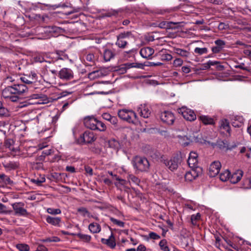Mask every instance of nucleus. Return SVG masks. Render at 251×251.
I'll return each instance as SVG.
<instances>
[{
  "label": "nucleus",
  "mask_w": 251,
  "mask_h": 251,
  "mask_svg": "<svg viewBox=\"0 0 251 251\" xmlns=\"http://www.w3.org/2000/svg\"><path fill=\"white\" fill-rule=\"evenodd\" d=\"M20 80L23 83L14 84L2 90V96L4 99L12 102L19 101L22 98V95L37 82V76L33 73L31 75H24L20 77Z\"/></svg>",
  "instance_id": "f257e3e1"
},
{
  "label": "nucleus",
  "mask_w": 251,
  "mask_h": 251,
  "mask_svg": "<svg viewBox=\"0 0 251 251\" xmlns=\"http://www.w3.org/2000/svg\"><path fill=\"white\" fill-rule=\"evenodd\" d=\"M131 163L134 169L141 172H148L150 164L149 160L144 157L136 156L132 159Z\"/></svg>",
  "instance_id": "f03ea898"
},
{
  "label": "nucleus",
  "mask_w": 251,
  "mask_h": 251,
  "mask_svg": "<svg viewBox=\"0 0 251 251\" xmlns=\"http://www.w3.org/2000/svg\"><path fill=\"white\" fill-rule=\"evenodd\" d=\"M161 161L163 162L170 170L174 171L177 169L178 165L181 163L182 157L180 153L177 154L170 159L168 160L166 159L165 157L162 155L161 156Z\"/></svg>",
  "instance_id": "7ed1b4c3"
},
{
  "label": "nucleus",
  "mask_w": 251,
  "mask_h": 251,
  "mask_svg": "<svg viewBox=\"0 0 251 251\" xmlns=\"http://www.w3.org/2000/svg\"><path fill=\"white\" fill-rule=\"evenodd\" d=\"M118 116L121 119L129 123H136L137 122V115L132 110L123 109L119 110Z\"/></svg>",
  "instance_id": "20e7f679"
},
{
  "label": "nucleus",
  "mask_w": 251,
  "mask_h": 251,
  "mask_svg": "<svg viewBox=\"0 0 251 251\" xmlns=\"http://www.w3.org/2000/svg\"><path fill=\"white\" fill-rule=\"evenodd\" d=\"M135 37L131 31H126L120 33L117 36L116 45L121 49H125L127 45L126 39H134Z\"/></svg>",
  "instance_id": "39448f33"
},
{
  "label": "nucleus",
  "mask_w": 251,
  "mask_h": 251,
  "mask_svg": "<svg viewBox=\"0 0 251 251\" xmlns=\"http://www.w3.org/2000/svg\"><path fill=\"white\" fill-rule=\"evenodd\" d=\"M115 179L117 180L115 182V186L120 190L124 191L126 193H129L130 189L129 181L128 180L122 179L115 175Z\"/></svg>",
  "instance_id": "423d86ee"
},
{
  "label": "nucleus",
  "mask_w": 251,
  "mask_h": 251,
  "mask_svg": "<svg viewBox=\"0 0 251 251\" xmlns=\"http://www.w3.org/2000/svg\"><path fill=\"white\" fill-rule=\"evenodd\" d=\"M178 111L187 121H193L196 119V115L194 112L186 107H182L178 110Z\"/></svg>",
  "instance_id": "0eeeda50"
},
{
  "label": "nucleus",
  "mask_w": 251,
  "mask_h": 251,
  "mask_svg": "<svg viewBox=\"0 0 251 251\" xmlns=\"http://www.w3.org/2000/svg\"><path fill=\"white\" fill-rule=\"evenodd\" d=\"M202 173V169L201 168H196L192 169L191 171H188L185 175V179L187 181H192L196 179Z\"/></svg>",
  "instance_id": "6e6552de"
},
{
  "label": "nucleus",
  "mask_w": 251,
  "mask_h": 251,
  "mask_svg": "<svg viewBox=\"0 0 251 251\" xmlns=\"http://www.w3.org/2000/svg\"><path fill=\"white\" fill-rule=\"evenodd\" d=\"M58 76L63 80H70L74 78V72L70 68H63L59 71Z\"/></svg>",
  "instance_id": "1a4fd4ad"
},
{
  "label": "nucleus",
  "mask_w": 251,
  "mask_h": 251,
  "mask_svg": "<svg viewBox=\"0 0 251 251\" xmlns=\"http://www.w3.org/2000/svg\"><path fill=\"white\" fill-rule=\"evenodd\" d=\"M160 117L163 123L168 125H173L175 120L174 114L170 111H165L162 112Z\"/></svg>",
  "instance_id": "9d476101"
},
{
  "label": "nucleus",
  "mask_w": 251,
  "mask_h": 251,
  "mask_svg": "<svg viewBox=\"0 0 251 251\" xmlns=\"http://www.w3.org/2000/svg\"><path fill=\"white\" fill-rule=\"evenodd\" d=\"M23 203H15L12 204V207L16 215L20 216L28 215V213L25 209L23 208Z\"/></svg>",
  "instance_id": "9b49d317"
},
{
  "label": "nucleus",
  "mask_w": 251,
  "mask_h": 251,
  "mask_svg": "<svg viewBox=\"0 0 251 251\" xmlns=\"http://www.w3.org/2000/svg\"><path fill=\"white\" fill-rule=\"evenodd\" d=\"M221 167V163L218 161L213 162L209 167V174L210 177H215L219 173Z\"/></svg>",
  "instance_id": "f8f14e48"
},
{
  "label": "nucleus",
  "mask_w": 251,
  "mask_h": 251,
  "mask_svg": "<svg viewBox=\"0 0 251 251\" xmlns=\"http://www.w3.org/2000/svg\"><path fill=\"white\" fill-rule=\"evenodd\" d=\"M198 154L195 152H191L189 154V157L187 159V163L190 168L194 169L200 168L198 165Z\"/></svg>",
  "instance_id": "ddd939ff"
},
{
  "label": "nucleus",
  "mask_w": 251,
  "mask_h": 251,
  "mask_svg": "<svg viewBox=\"0 0 251 251\" xmlns=\"http://www.w3.org/2000/svg\"><path fill=\"white\" fill-rule=\"evenodd\" d=\"M97 124V119L94 117H87L84 119V124L85 126L92 130H96Z\"/></svg>",
  "instance_id": "4468645a"
},
{
  "label": "nucleus",
  "mask_w": 251,
  "mask_h": 251,
  "mask_svg": "<svg viewBox=\"0 0 251 251\" xmlns=\"http://www.w3.org/2000/svg\"><path fill=\"white\" fill-rule=\"evenodd\" d=\"M80 138L85 143H91L96 140L93 132L90 131L84 132Z\"/></svg>",
  "instance_id": "2eb2a0df"
},
{
  "label": "nucleus",
  "mask_w": 251,
  "mask_h": 251,
  "mask_svg": "<svg viewBox=\"0 0 251 251\" xmlns=\"http://www.w3.org/2000/svg\"><path fill=\"white\" fill-rule=\"evenodd\" d=\"M154 50L151 47H146L141 49L140 54L141 56L146 59H150L154 53Z\"/></svg>",
  "instance_id": "dca6fc26"
},
{
  "label": "nucleus",
  "mask_w": 251,
  "mask_h": 251,
  "mask_svg": "<svg viewBox=\"0 0 251 251\" xmlns=\"http://www.w3.org/2000/svg\"><path fill=\"white\" fill-rule=\"evenodd\" d=\"M243 172L242 170H238L234 172L230 176L231 183L235 184L241 180L243 176Z\"/></svg>",
  "instance_id": "f3484780"
},
{
  "label": "nucleus",
  "mask_w": 251,
  "mask_h": 251,
  "mask_svg": "<svg viewBox=\"0 0 251 251\" xmlns=\"http://www.w3.org/2000/svg\"><path fill=\"white\" fill-rule=\"evenodd\" d=\"M116 53L114 50L109 49H105L103 52V57L105 62L110 61L115 56Z\"/></svg>",
  "instance_id": "a211bd4d"
},
{
  "label": "nucleus",
  "mask_w": 251,
  "mask_h": 251,
  "mask_svg": "<svg viewBox=\"0 0 251 251\" xmlns=\"http://www.w3.org/2000/svg\"><path fill=\"white\" fill-rule=\"evenodd\" d=\"M138 111L140 116L144 118H149L151 114L150 110L145 105H141L138 108Z\"/></svg>",
  "instance_id": "6ab92c4d"
},
{
  "label": "nucleus",
  "mask_w": 251,
  "mask_h": 251,
  "mask_svg": "<svg viewBox=\"0 0 251 251\" xmlns=\"http://www.w3.org/2000/svg\"><path fill=\"white\" fill-rule=\"evenodd\" d=\"M101 242L102 243L107 245L111 249H114L116 246L115 238L112 234H111L108 239L101 238Z\"/></svg>",
  "instance_id": "aec40b11"
},
{
  "label": "nucleus",
  "mask_w": 251,
  "mask_h": 251,
  "mask_svg": "<svg viewBox=\"0 0 251 251\" xmlns=\"http://www.w3.org/2000/svg\"><path fill=\"white\" fill-rule=\"evenodd\" d=\"M126 178L128 181H129V184L130 186L131 183L136 185H139L140 183V179L138 177L131 174L130 172H128L127 173Z\"/></svg>",
  "instance_id": "412c9836"
},
{
  "label": "nucleus",
  "mask_w": 251,
  "mask_h": 251,
  "mask_svg": "<svg viewBox=\"0 0 251 251\" xmlns=\"http://www.w3.org/2000/svg\"><path fill=\"white\" fill-rule=\"evenodd\" d=\"M198 119L204 125H214L215 124L213 118L205 115H201Z\"/></svg>",
  "instance_id": "4be33fe9"
},
{
  "label": "nucleus",
  "mask_w": 251,
  "mask_h": 251,
  "mask_svg": "<svg viewBox=\"0 0 251 251\" xmlns=\"http://www.w3.org/2000/svg\"><path fill=\"white\" fill-rule=\"evenodd\" d=\"M220 129L225 130L229 135H230V127L229 123L226 119H223L220 122Z\"/></svg>",
  "instance_id": "5701e85b"
},
{
  "label": "nucleus",
  "mask_w": 251,
  "mask_h": 251,
  "mask_svg": "<svg viewBox=\"0 0 251 251\" xmlns=\"http://www.w3.org/2000/svg\"><path fill=\"white\" fill-rule=\"evenodd\" d=\"M46 221L49 224H50L54 226H59L61 222V218L59 217H53L48 216L46 218Z\"/></svg>",
  "instance_id": "b1692460"
},
{
  "label": "nucleus",
  "mask_w": 251,
  "mask_h": 251,
  "mask_svg": "<svg viewBox=\"0 0 251 251\" xmlns=\"http://www.w3.org/2000/svg\"><path fill=\"white\" fill-rule=\"evenodd\" d=\"M89 229L91 233H97L100 231L101 227L100 225L96 223H91L89 226Z\"/></svg>",
  "instance_id": "393cba45"
},
{
  "label": "nucleus",
  "mask_w": 251,
  "mask_h": 251,
  "mask_svg": "<svg viewBox=\"0 0 251 251\" xmlns=\"http://www.w3.org/2000/svg\"><path fill=\"white\" fill-rule=\"evenodd\" d=\"M175 51L177 54L183 57H188L190 55L188 51L179 48L175 49Z\"/></svg>",
  "instance_id": "a878e982"
},
{
  "label": "nucleus",
  "mask_w": 251,
  "mask_h": 251,
  "mask_svg": "<svg viewBox=\"0 0 251 251\" xmlns=\"http://www.w3.org/2000/svg\"><path fill=\"white\" fill-rule=\"evenodd\" d=\"M230 173L228 170L224 171L220 175V179L223 181H226L229 179L230 180Z\"/></svg>",
  "instance_id": "bb28decb"
},
{
  "label": "nucleus",
  "mask_w": 251,
  "mask_h": 251,
  "mask_svg": "<svg viewBox=\"0 0 251 251\" xmlns=\"http://www.w3.org/2000/svg\"><path fill=\"white\" fill-rule=\"evenodd\" d=\"M179 143L183 146H186L189 144L190 140L186 136H178Z\"/></svg>",
  "instance_id": "cd10ccee"
},
{
  "label": "nucleus",
  "mask_w": 251,
  "mask_h": 251,
  "mask_svg": "<svg viewBox=\"0 0 251 251\" xmlns=\"http://www.w3.org/2000/svg\"><path fill=\"white\" fill-rule=\"evenodd\" d=\"M101 75V71L100 70H96L89 73L88 77L91 79H94L96 78L100 77Z\"/></svg>",
  "instance_id": "c85d7f7f"
},
{
  "label": "nucleus",
  "mask_w": 251,
  "mask_h": 251,
  "mask_svg": "<svg viewBox=\"0 0 251 251\" xmlns=\"http://www.w3.org/2000/svg\"><path fill=\"white\" fill-rule=\"evenodd\" d=\"M234 120L235 121H232V125L234 127H240L243 123V118L239 116L234 117Z\"/></svg>",
  "instance_id": "c756f323"
},
{
  "label": "nucleus",
  "mask_w": 251,
  "mask_h": 251,
  "mask_svg": "<svg viewBox=\"0 0 251 251\" xmlns=\"http://www.w3.org/2000/svg\"><path fill=\"white\" fill-rule=\"evenodd\" d=\"M16 248L20 251H29V247L25 244H18L16 245Z\"/></svg>",
  "instance_id": "7c9ffc66"
},
{
  "label": "nucleus",
  "mask_w": 251,
  "mask_h": 251,
  "mask_svg": "<svg viewBox=\"0 0 251 251\" xmlns=\"http://www.w3.org/2000/svg\"><path fill=\"white\" fill-rule=\"evenodd\" d=\"M166 244L167 241L166 240H162L159 243V245L162 250L163 251H170L169 247Z\"/></svg>",
  "instance_id": "2f4dec72"
},
{
  "label": "nucleus",
  "mask_w": 251,
  "mask_h": 251,
  "mask_svg": "<svg viewBox=\"0 0 251 251\" xmlns=\"http://www.w3.org/2000/svg\"><path fill=\"white\" fill-rule=\"evenodd\" d=\"M77 236L83 241L87 242H89L91 239V237L90 235L87 234H83L81 233H77Z\"/></svg>",
  "instance_id": "473e14b6"
},
{
  "label": "nucleus",
  "mask_w": 251,
  "mask_h": 251,
  "mask_svg": "<svg viewBox=\"0 0 251 251\" xmlns=\"http://www.w3.org/2000/svg\"><path fill=\"white\" fill-rule=\"evenodd\" d=\"M50 29V32H54L56 33H63L64 32L65 30L60 27L54 26H50L49 27Z\"/></svg>",
  "instance_id": "72a5a7b5"
},
{
  "label": "nucleus",
  "mask_w": 251,
  "mask_h": 251,
  "mask_svg": "<svg viewBox=\"0 0 251 251\" xmlns=\"http://www.w3.org/2000/svg\"><path fill=\"white\" fill-rule=\"evenodd\" d=\"M208 51V50L206 48H200L197 47L194 50L195 53L198 54L199 55H202L203 54L206 53Z\"/></svg>",
  "instance_id": "f704fd0d"
},
{
  "label": "nucleus",
  "mask_w": 251,
  "mask_h": 251,
  "mask_svg": "<svg viewBox=\"0 0 251 251\" xmlns=\"http://www.w3.org/2000/svg\"><path fill=\"white\" fill-rule=\"evenodd\" d=\"M77 212L84 217L86 215H87L88 217H90V213L85 207H81L78 208L77 209Z\"/></svg>",
  "instance_id": "c9c22d12"
},
{
  "label": "nucleus",
  "mask_w": 251,
  "mask_h": 251,
  "mask_svg": "<svg viewBox=\"0 0 251 251\" xmlns=\"http://www.w3.org/2000/svg\"><path fill=\"white\" fill-rule=\"evenodd\" d=\"M243 187L244 189L251 188V177L248 178L244 180L243 182Z\"/></svg>",
  "instance_id": "e433bc0d"
},
{
  "label": "nucleus",
  "mask_w": 251,
  "mask_h": 251,
  "mask_svg": "<svg viewBox=\"0 0 251 251\" xmlns=\"http://www.w3.org/2000/svg\"><path fill=\"white\" fill-rule=\"evenodd\" d=\"M97 130L103 131L106 129V126L102 122L97 120V124L96 125Z\"/></svg>",
  "instance_id": "4c0bfd02"
},
{
  "label": "nucleus",
  "mask_w": 251,
  "mask_h": 251,
  "mask_svg": "<svg viewBox=\"0 0 251 251\" xmlns=\"http://www.w3.org/2000/svg\"><path fill=\"white\" fill-rule=\"evenodd\" d=\"M110 220L115 225H116L119 227H123L125 226V223L121 221L117 220L113 217L110 218Z\"/></svg>",
  "instance_id": "58836bf2"
},
{
  "label": "nucleus",
  "mask_w": 251,
  "mask_h": 251,
  "mask_svg": "<svg viewBox=\"0 0 251 251\" xmlns=\"http://www.w3.org/2000/svg\"><path fill=\"white\" fill-rule=\"evenodd\" d=\"M47 211L48 213L52 215L59 214L61 212V210L58 208L54 209L52 208H49L47 209Z\"/></svg>",
  "instance_id": "ea45409f"
},
{
  "label": "nucleus",
  "mask_w": 251,
  "mask_h": 251,
  "mask_svg": "<svg viewBox=\"0 0 251 251\" xmlns=\"http://www.w3.org/2000/svg\"><path fill=\"white\" fill-rule=\"evenodd\" d=\"M244 54L251 59V46H247V47L243 50Z\"/></svg>",
  "instance_id": "a19ab883"
},
{
  "label": "nucleus",
  "mask_w": 251,
  "mask_h": 251,
  "mask_svg": "<svg viewBox=\"0 0 251 251\" xmlns=\"http://www.w3.org/2000/svg\"><path fill=\"white\" fill-rule=\"evenodd\" d=\"M46 179L44 177H41L40 179H33L31 180L33 183H35L37 185H40L42 183L45 182Z\"/></svg>",
  "instance_id": "79ce46f5"
},
{
  "label": "nucleus",
  "mask_w": 251,
  "mask_h": 251,
  "mask_svg": "<svg viewBox=\"0 0 251 251\" xmlns=\"http://www.w3.org/2000/svg\"><path fill=\"white\" fill-rule=\"evenodd\" d=\"M86 59L87 61H88L89 62H90L92 63H94L95 61L96 60V58H95V57L94 54L90 53H88V54H87V55L86 56Z\"/></svg>",
  "instance_id": "37998d69"
},
{
  "label": "nucleus",
  "mask_w": 251,
  "mask_h": 251,
  "mask_svg": "<svg viewBox=\"0 0 251 251\" xmlns=\"http://www.w3.org/2000/svg\"><path fill=\"white\" fill-rule=\"evenodd\" d=\"M63 52L61 51H57L56 54L57 55V59L64 60L68 58L67 55H63Z\"/></svg>",
  "instance_id": "c03bdc74"
},
{
  "label": "nucleus",
  "mask_w": 251,
  "mask_h": 251,
  "mask_svg": "<svg viewBox=\"0 0 251 251\" xmlns=\"http://www.w3.org/2000/svg\"><path fill=\"white\" fill-rule=\"evenodd\" d=\"M35 61L37 62L42 63L43 62H47L45 57L41 55H38L34 57Z\"/></svg>",
  "instance_id": "a18cd8bd"
},
{
  "label": "nucleus",
  "mask_w": 251,
  "mask_h": 251,
  "mask_svg": "<svg viewBox=\"0 0 251 251\" xmlns=\"http://www.w3.org/2000/svg\"><path fill=\"white\" fill-rule=\"evenodd\" d=\"M172 58V56L169 53H163L161 54V59L162 60L170 61Z\"/></svg>",
  "instance_id": "49530a36"
},
{
  "label": "nucleus",
  "mask_w": 251,
  "mask_h": 251,
  "mask_svg": "<svg viewBox=\"0 0 251 251\" xmlns=\"http://www.w3.org/2000/svg\"><path fill=\"white\" fill-rule=\"evenodd\" d=\"M201 215L199 213H197L196 215H192L191 216V220L193 224H195L196 222L200 219Z\"/></svg>",
  "instance_id": "de8ad7c7"
},
{
  "label": "nucleus",
  "mask_w": 251,
  "mask_h": 251,
  "mask_svg": "<svg viewBox=\"0 0 251 251\" xmlns=\"http://www.w3.org/2000/svg\"><path fill=\"white\" fill-rule=\"evenodd\" d=\"M215 44L217 46L220 47L222 49L224 48L225 45V42L222 40H217L215 41Z\"/></svg>",
  "instance_id": "09e8293b"
},
{
  "label": "nucleus",
  "mask_w": 251,
  "mask_h": 251,
  "mask_svg": "<svg viewBox=\"0 0 251 251\" xmlns=\"http://www.w3.org/2000/svg\"><path fill=\"white\" fill-rule=\"evenodd\" d=\"M14 142L13 140L8 139H7L5 142V145L7 148L11 150V146L13 145Z\"/></svg>",
  "instance_id": "8fccbe9b"
},
{
  "label": "nucleus",
  "mask_w": 251,
  "mask_h": 251,
  "mask_svg": "<svg viewBox=\"0 0 251 251\" xmlns=\"http://www.w3.org/2000/svg\"><path fill=\"white\" fill-rule=\"evenodd\" d=\"M229 28V25L224 23H220L218 25V29L221 30L227 29Z\"/></svg>",
  "instance_id": "3c124183"
},
{
  "label": "nucleus",
  "mask_w": 251,
  "mask_h": 251,
  "mask_svg": "<svg viewBox=\"0 0 251 251\" xmlns=\"http://www.w3.org/2000/svg\"><path fill=\"white\" fill-rule=\"evenodd\" d=\"M17 165L15 162H10L5 165V167L15 169L17 168Z\"/></svg>",
  "instance_id": "603ef678"
},
{
  "label": "nucleus",
  "mask_w": 251,
  "mask_h": 251,
  "mask_svg": "<svg viewBox=\"0 0 251 251\" xmlns=\"http://www.w3.org/2000/svg\"><path fill=\"white\" fill-rule=\"evenodd\" d=\"M149 236L150 238L154 240H157L160 238V236L159 235L153 232H150L149 234Z\"/></svg>",
  "instance_id": "864d4df0"
},
{
  "label": "nucleus",
  "mask_w": 251,
  "mask_h": 251,
  "mask_svg": "<svg viewBox=\"0 0 251 251\" xmlns=\"http://www.w3.org/2000/svg\"><path fill=\"white\" fill-rule=\"evenodd\" d=\"M7 112V109L3 106L2 103L0 101V115L2 116L4 115Z\"/></svg>",
  "instance_id": "5fc2aeb1"
},
{
  "label": "nucleus",
  "mask_w": 251,
  "mask_h": 251,
  "mask_svg": "<svg viewBox=\"0 0 251 251\" xmlns=\"http://www.w3.org/2000/svg\"><path fill=\"white\" fill-rule=\"evenodd\" d=\"M6 206L3 204L0 203V213H7Z\"/></svg>",
  "instance_id": "6e6d98bb"
},
{
  "label": "nucleus",
  "mask_w": 251,
  "mask_h": 251,
  "mask_svg": "<svg viewBox=\"0 0 251 251\" xmlns=\"http://www.w3.org/2000/svg\"><path fill=\"white\" fill-rule=\"evenodd\" d=\"M183 61L180 58H176L174 61V65L176 66H180L182 64Z\"/></svg>",
  "instance_id": "4d7b16f0"
},
{
  "label": "nucleus",
  "mask_w": 251,
  "mask_h": 251,
  "mask_svg": "<svg viewBox=\"0 0 251 251\" xmlns=\"http://www.w3.org/2000/svg\"><path fill=\"white\" fill-rule=\"evenodd\" d=\"M53 152V150L52 149H49V150H46L43 151L42 153L44 154V156L46 155H50L52 154Z\"/></svg>",
  "instance_id": "13d9d810"
},
{
  "label": "nucleus",
  "mask_w": 251,
  "mask_h": 251,
  "mask_svg": "<svg viewBox=\"0 0 251 251\" xmlns=\"http://www.w3.org/2000/svg\"><path fill=\"white\" fill-rule=\"evenodd\" d=\"M85 172H86V173L88 174L90 176L93 175V169L90 167L86 166L85 167Z\"/></svg>",
  "instance_id": "bf43d9fd"
},
{
  "label": "nucleus",
  "mask_w": 251,
  "mask_h": 251,
  "mask_svg": "<svg viewBox=\"0 0 251 251\" xmlns=\"http://www.w3.org/2000/svg\"><path fill=\"white\" fill-rule=\"evenodd\" d=\"M244 66H245V64L243 63H242L240 65L234 66V67L235 68H240V69H242L243 70L248 71V68H246V67H245Z\"/></svg>",
  "instance_id": "052dcab7"
},
{
  "label": "nucleus",
  "mask_w": 251,
  "mask_h": 251,
  "mask_svg": "<svg viewBox=\"0 0 251 251\" xmlns=\"http://www.w3.org/2000/svg\"><path fill=\"white\" fill-rule=\"evenodd\" d=\"M102 117L104 120L109 121L112 116L108 113H105L102 115Z\"/></svg>",
  "instance_id": "680f3d73"
},
{
  "label": "nucleus",
  "mask_w": 251,
  "mask_h": 251,
  "mask_svg": "<svg viewBox=\"0 0 251 251\" xmlns=\"http://www.w3.org/2000/svg\"><path fill=\"white\" fill-rule=\"evenodd\" d=\"M222 49L217 46L212 48V51L215 53L219 52Z\"/></svg>",
  "instance_id": "e2e57ef3"
},
{
  "label": "nucleus",
  "mask_w": 251,
  "mask_h": 251,
  "mask_svg": "<svg viewBox=\"0 0 251 251\" xmlns=\"http://www.w3.org/2000/svg\"><path fill=\"white\" fill-rule=\"evenodd\" d=\"M109 122L113 125H115L117 124L118 119L116 117L112 116L110 118Z\"/></svg>",
  "instance_id": "0e129e2a"
},
{
  "label": "nucleus",
  "mask_w": 251,
  "mask_h": 251,
  "mask_svg": "<svg viewBox=\"0 0 251 251\" xmlns=\"http://www.w3.org/2000/svg\"><path fill=\"white\" fill-rule=\"evenodd\" d=\"M66 170L68 172H70L71 173L75 172V168L74 167L72 166H67L66 167Z\"/></svg>",
  "instance_id": "69168bd1"
},
{
  "label": "nucleus",
  "mask_w": 251,
  "mask_h": 251,
  "mask_svg": "<svg viewBox=\"0 0 251 251\" xmlns=\"http://www.w3.org/2000/svg\"><path fill=\"white\" fill-rule=\"evenodd\" d=\"M36 251H48V249L43 245L38 246Z\"/></svg>",
  "instance_id": "338daca9"
},
{
  "label": "nucleus",
  "mask_w": 251,
  "mask_h": 251,
  "mask_svg": "<svg viewBox=\"0 0 251 251\" xmlns=\"http://www.w3.org/2000/svg\"><path fill=\"white\" fill-rule=\"evenodd\" d=\"M181 70L185 74L189 73L191 71L190 68L186 66H183L181 68Z\"/></svg>",
  "instance_id": "774afa93"
}]
</instances>
